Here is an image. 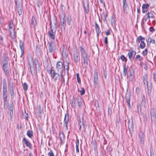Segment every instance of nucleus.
Masks as SVG:
<instances>
[{
    "label": "nucleus",
    "mask_w": 156,
    "mask_h": 156,
    "mask_svg": "<svg viewBox=\"0 0 156 156\" xmlns=\"http://www.w3.org/2000/svg\"><path fill=\"white\" fill-rule=\"evenodd\" d=\"M80 51L81 53V60L83 61L85 67H87L88 66V59L87 57V54L83 48L80 47Z\"/></svg>",
    "instance_id": "nucleus-1"
},
{
    "label": "nucleus",
    "mask_w": 156,
    "mask_h": 156,
    "mask_svg": "<svg viewBox=\"0 0 156 156\" xmlns=\"http://www.w3.org/2000/svg\"><path fill=\"white\" fill-rule=\"evenodd\" d=\"M50 74L52 79V84L54 85L56 82L58 81L60 78L59 74L56 73L53 70L50 71Z\"/></svg>",
    "instance_id": "nucleus-2"
},
{
    "label": "nucleus",
    "mask_w": 156,
    "mask_h": 156,
    "mask_svg": "<svg viewBox=\"0 0 156 156\" xmlns=\"http://www.w3.org/2000/svg\"><path fill=\"white\" fill-rule=\"evenodd\" d=\"M51 30L48 32V35L49 37L51 39L54 40L55 37V32L56 30V27L55 24V27H53L51 24Z\"/></svg>",
    "instance_id": "nucleus-3"
},
{
    "label": "nucleus",
    "mask_w": 156,
    "mask_h": 156,
    "mask_svg": "<svg viewBox=\"0 0 156 156\" xmlns=\"http://www.w3.org/2000/svg\"><path fill=\"white\" fill-rule=\"evenodd\" d=\"M3 69L5 75L7 76H9V68L8 63L6 62H3Z\"/></svg>",
    "instance_id": "nucleus-4"
},
{
    "label": "nucleus",
    "mask_w": 156,
    "mask_h": 156,
    "mask_svg": "<svg viewBox=\"0 0 156 156\" xmlns=\"http://www.w3.org/2000/svg\"><path fill=\"white\" fill-rule=\"evenodd\" d=\"M56 67L58 72L61 73L63 72V65L62 62H57Z\"/></svg>",
    "instance_id": "nucleus-5"
},
{
    "label": "nucleus",
    "mask_w": 156,
    "mask_h": 156,
    "mask_svg": "<svg viewBox=\"0 0 156 156\" xmlns=\"http://www.w3.org/2000/svg\"><path fill=\"white\" fill-rule=\"evenodd\" d=\"M56 49V45L53 42H50L49 43L48 50L50 52H53Z\"/></svg>",
    "instance_id": "nucleus-6"
},
{
    "label": "nucleus",
    "mask_w": 156,
    "mask_h": 156,
    "mask_svg": "<svg viewBox=\"0 0 156 156\" xmlns=\"http://www.w3.org/2000/svg\"><path fill=\"white\" fill-rule=\"evenodd\" d=\"M62 56L65 58L68 55V49L67 47L66 46H63L62 51Z\"/></svg>",
    "instance_id": "nucleus-7"
},
{
    "label": "nucleus",
    "mask_w": 156,
    "mask_h": 156,
    "mask_svg": "<svg viewBox=\"0 0 156 156\" xmlns=\"http://www.w3.org/2000/svg\"><path fill=\"white\" fill-rule=\"evenodd\" d=\"M28 62L30 69H34V64L32 58L30 56L28 58Z\"/></svg>",
    "instance_id": "nucleus-8"
},
{
    "label": "nucleus",
    "mask_w": 156,
    "mask_h": 156,
    "mask_svg": "<svg viewBox=\"0 0 156 156\" xmlns=\"http://www.w3.org/2000/svg\"><path fill=\"white\" fill-rule=\"evenodd\" d=\"M123 9L125 12H127L129 9V7L126 0H123Z\"/></svg>",
    "instance_id": "nucleus-9"
},
{
    "label": "nucleus",
    "mask_w": 156,
    "mask_h": 156,
    "mask_svg": "<svg viewBox=\"0 0 156 156\" xmlns=\"http://www.w3.org/2000/svg\"><path fill=\"white\" fill-rule=\"evenodd\" d=\"M3 95H7V85L5 80L3 82Z\"/></svg>",
    "instance_id": "nucleus-10"
},
{
    "label": "nucleus",
    "mask_w": 156,
    "mask_h": 156,
    "mask_svg": "<svg viewBox=\"0 0 156 156\" xmlns=\"http://www.w3.org/2000/svg\"><path fill=\"white\" fill-rule=\"evenodd\" d=\"M130 94H126V102L127 103L128 105V108H130Z\"/></svg>",
    "instance_id": "nucleus-11"
},
{
    "label": "nucleus",
    "mask_w": 156,
    "mask_h": 156,
    "mask_svg": "<svg viewBox=\"0 0 156 156\" xmlns=\"http://www.w3.org/2000/svg\"><path fill=\"white\" fill-rule=\"evenodd\" d=\"M149 7V5L148 4H143L142 6V12L143 13L147 12H148V8Z\"/></svg>",
    "instance_id": "nucleus-12"
},
{
    "label": "nucleus",
    "mask_w": 156,
    "mask_h": 156,
    "mask_svg": "<svg viewBox=\"0 0 156 156\" xmlns=\"http://www.w3.org/2000/svg\"><path fill=\"white\" fill-rule=\"evenodd\" d=\"M23 141H24V144H26V146L29 147L30 148H32V146L31 144L29 142L28 140L26 139L25 137H24L23 139Z\"/></svg>",
    "instance_id": "nucleus-13"
},
{
    "label": "nucleus",
    "mask_w": 156,
    "mask_h": 156,
    "mask_svg": "<svg viewBox=\"0 0 156 156\" xmlns=\"http://www.w3.org/2000/svg\"><path fill=\"white\" fill-rule=\"evenodd\" d=\"M9 32L11 38L12 39H14L16 37V33L15 32L14 30H10Z\"/></svg>",
    "instance_id": "nucleus-14"
},
{
    "label": "nucleus",
    "mask_w": 156,
    "mask_h": 156,
    "mask_svg": "<svg viewBox=\"0 0 156 156\" xmlns=\"http://www.w3.org/2000/svg\"><path fill=\"white\" fill-rule=\"evenodd\" d=\"M136 54V52L135 51H129L128 55L129 58L130 59H131L133 56L134 57Z\"/></svg>",
    "instance_id": "nucleus-15"
},
{
    "label": "nucleus",
    "mask_w": 156,
    "mask_h": 156,
    "mask_svg": "<svg viewBox=\"0 0 156 156\" xmlns=\"http://www.w3.org/2000/svg\"><path fill=\"white\" fill-rule=\"evenodd\" d=\"M10 90L11 94V98H12L14 97L15 95L14 90L12 84L11 85L10 87Z\"/></svg>",
    "instance_id": "nucleus-16"
},
{
    "label": "nucleus",
    "mask_w": 156,
    "mask_h": 156,
    "mask_svg": "<svg viewBox=\"0 0 156 156\" xmlns=\"http://www.w3.org/2000/svg\"><path fill=\"white\" fill-rule=\"evenodd\" d=\"M94 83L95 86L96 87L98 85V74L96 73L94 77Z\"/></svg>",
    "instance_id": "nucleus-17"
},
{
    "label": "nucleus",
    "mask_w": 156,
    "mask_h": 156,
    "mask_svg": "<svg viewBox=\"0 0 156 156\" xmlns=\"http://www.w3.org/2000/svg\"><path fill=\"white\" fill-rule=\"evenodd\" d=\"M13 105H11L9 108V115L10 117H12L13 116Z\"/></svg>",
    "instance_id": "nucleus-18"
},
{
    "label": "nucleus",
    "mask_w": 156,
    "mask_h": 156,
    "mask_svg": "<svg viewBox=\"0 0 156 156\" xmlns=\"http://www.w3.org/2000/svg\"><path fill=\"white\" fill-rule=\"evenodd\" d=\"M79 55L77 53H75L74 55V62L77 63L79 60Z\"/></svg>",
    "instance_id": "nucleus-19"
},
{
    "label": "nucleus",
    "mask_w": 156,
    "mask_h": 156,
    "mask_svg": "<svg viewBox=\"0 0 156 156\" xmlns=\"http://www.w3.org/2000/svg\"><path fill=\"white\" fill-rule=\"evenodd\" d=\"M128 67L126 66V65L123 66V75L125 76L127 72Z\"/></svg>",
    "instance_id": "nucleus-20"
},
{
    "label": "nucleus",
    "mask_w": 156,
    "mask_h": 156,
    "mask_svg": "<svg viewBox=\"0 0 156 156\" xmlns=\"http://www.w3.org/2000/svg\"><path fill=\"white\" fill-rule=\"evenodd\" d=\"M151 117H156V110L155 109H151Z\"/></svg>",
    "instance_id": "nucleus-21"
},
{
    "label": "nucleus",
    "mask_w": 156,
    "mask_h": 156,
    "mask_svg": "<svg viewBox=\"0 0 156 156\" xmlns=\"http://www.w3.org/2000/svg\"><path fill=\"white\" fill-rule=\"evenodd\" d=\"M145 38L143 37L142 36H140L139 37L137 38L136 41V43H139L140 41H144Z\"/></svg>",
    "instance_id": "nucleus-22"
},
{
    "label": "nucleus",
    "mask_w": 156,
    "mask_h": 156,
    "mask_svg": "<svg viewBox=\"0 0 156 156\" xmlns=\"http://www.w3.org/2000/svg\"><path fill=\"white\" fill-rule=\"evenodd\" d=\"M15 27L14 26L13 22L11 21L9 24V31L11 30H14Z\"/></svg>",
    "instance_id": "nucleus-23"
},
{
    "label": "nucleus",
    "mask_w": 156,
    "mask_h": 156,
    "mask_svg": "<svg viewBox=\"0 0 156 156\" xmlns=\"http://www.w3.org/2000/svg\"><path fill=\"white\" fill-rule=\"evenodd\" d=\"M66 20L65 19V17H61L60 20V22L62 25L64 26L65 25Z\"/></svg>",
    "instance_id": "nucleus-24"
},
{
    "label": "nucleus",
    "mask_w": 156,
    "mask_h": 156,
    "mask_svg": "<svg viewBox=\"0 0 156 156\" xmlns=\"http://www.w3.org/2000/svg\"><path fill=\"white\" fill-rule=\"evenodd\" d=\"M101 15V19L104 21H105L106 20V17H107L106 14L105 13L103 12L102 13Z\"/></svg>",
    "instance_id": "nucleus-25"
},
{
    "label": "nucleus",
    "mask_w": 156,
    "mask_h": 156,
    "mask_svg": "<svg viewBox=\"0 0 156 156\" xmlns=\"http://www.w3.org/2000/svg\"><path fill=\"white\" fill-rule=\"evenodd\" d=\"M135 59L136 60H137L140 61H141L143 60V58L140 55H138L136 56L135 57Z\"/></svg>",
    "instance_id": "nucleus-26"
},
{
    "label": "nucleus",
    "mask_w": 156,
    "mask_h": 156,
    "mask_svg": "<svg viewBox=\"0 0 156 156\" xmlns=\"http://www.w3.org/2000/svg\"><path fill=\"white\" fill-rule=\"evenodd\" d=\"M64 124L65 126L66 127V128H67V125L69 122V118H64Z\"/></svg>",
    "instance_id": "nucleus-27"
},
{
    "label": "nucleus",
    "mask_w": 156,
    "mask_h": 156,
    "mask_svg": "<svg viewBox=\"0 0 156 156\" xmlns=\"http://www.w3.org/2000/svg\"><path fill=\"white\" fill-rule=\"evenodd\" d=\"M27 134L28 137L31 138L33 136V132L31 130L28 131Z\"/></svg>",
    "instance_id": "nucleus-28"
},
{
    "label": "nucleus",
    "mask_w": 156,
    "mask_h": 156,
    "mask_svg": "<svg viewBox=\"0 0 156 156\" xmlns=\"http://www.w3.org/2000/svg\"><path fill=\"white\" fill-rule=\"evenodd\" d=\"M38 108H39V111H38V116H41V114L42 113V109L41 108V107L40 105H39L38 106Z\"/></svg>",
    "instance_id": "nucleus-29"
},
{
    "label": "nucleus",
    "mask_w": 156,
    "mask_h": 156,
    "mask_svg": "<svg viewBox=\"0 0 156 156\" xmlns=\"http://www.w3.org/2000/svg\"><path fill=\"white\" fill-rule=\"evenodd\" d=\"M137 110L138 114H140L141 113V105L140 104H138L137 105Z\"/></svg>",
    "instance_id": "nucleus-30"
},
{
    "label": "nucleus",
    "mask_w": 156,
    "mask_h": 156,
    "mask_svg": "<svg viewBox=\"0 0 156 156\" xmlns=\"http://www.w3.org/2000/svg\"><path fill=\"white\" fill-rule=\"evenodd\" d=\"M131 122H129L128 126L129 129H130V128L131 129H133V124L132 118H131Z\"/></svg>",
    "instance_id": "nucleus-31"
},
{
    "label": "nucleus",
    "mask_w": 156,
    "mask_h": 156,
    "mask_svg": "<svg viewBox=\"0 0 156 156\" xmlns=\"http://www.w3.org/2000/svg\"><path fill=\"white\" fill-rule=\"evenodd\" d=\"M111 21L112 26H114L115 22V18L113 17H112L111 19Z\"/></svg>",
    "instance_id": "nucleus-32"
},
{
    "label": "nucleus",
    "mask_w": 156,
    "mask_h": 156,
    "mask_svg": "<svg viewBox=\"0 0 156 156\" xmlns=\"http://www.w3.org/2000/svg\"><path fill=\"white\" fill-rule=\"evenodd\" d=\"M145 46V43L144 41H141L140 44V47L142 49H143Z\"/></svg>",
    "instance_id": "nucleus-33"
},
{
    "label": "nucleus",
    "mask_w": 156,
    "mask_h": 156,
    "mask_svg": "<svg viewBox=\"0 0 156 156\" xmlns=\"http://www.w3.org/2000/svg\"><path fill=\"white\" fill-rule=\"evenodd\" d=\"M71 105L72 107L73 108H74L75 107V101L74 99H73L72 101Z\"/></svg>",
    "instance_id": "nucleus-34"
},
{
    "label": "nucleus",
    "mask_w": 156,
    "mask_h": 156,
    "mask_svg": "<svg viewBox=\"0 0 156 156\" xmlns=\"http://www.w3.org/2000/svg\"><path fill=\"white\" fill-rule=\"evenodd\" d=\"M79 140H78L77 142L76 143V152L77 153L79 152V148H78V146L79 145Z\"/></svg>",
    "instance_id": "nucleus-35"
},
{
    "label": "nucleus",
    "mask_w": 156,
    "mask_h": 156,
    "mask_svg": "<svg viewBox=\"0 0 156 156\" xmlns=\"http://www.w3.org/2000/svg\"><path fill=\"white\" fill-rule=\"evenodd\" d=\"M71 18L70 16H68L67 19V23L68 25H70L71 24Z\"/></svg>",
    "instance_id": "nucleus-36"
},
{
    "label": "nucleus",
    "mask_w": 156,
    "mask_h": 156,
    "mask_svg": "<svg viewBox=\"0 0 156 156\" xmlns=\"http://www.w3.org/2000/svg\"><path fill=\"white\" fill-rule=\"evenodd\" d=\"M23 89L24 90L26 91L27 90L28 88V86L27 83H24L23 85Z\"/></svg>",
    "instance_id": "nucleus-37"
},
{
    "label": "nucleus",
    "mask_w": 156,
    "mask_h": 156,
    "mask_svg": "<svg viewBox=\"0 0 156 156\" xmlns=\"http://www.w3.org/2000/svg\"><path fill=\"white\" fill-rule=\"evenodd\" d=\"M81 90H79L78 89V90L79 92H80V94L81 95H83L84 94H85V90L82 87L81 88Z\"/></svg>",
    "instance_id": "nucleus-38"
},
{
    "label": "nucleus",
    "mask_w": 156,
    "mask_h": 156,
    "mask_svg": "<svg viewBox=\"0 0 156 156\" xmlns=\"http://www.w3.org/2000/svg\"><path fill=\"white\" fill-rule=\"evenodd\" d=\"M148 42H149L150 43H152V44H154L155 41L154 40H153L150 38H149L148 39Z\"/></svg>",
    "instance_id": "nucleus-39"
},
{
    "label": "nucleus",
    "mask_w": 156,
    "mask_h": 156,
    "mask_svg": "<svg viewBox=\"0 0 156 156\" xmlns=\"http://www.w3.org/2000/svg\"><path fill=\"white\" fill-rule=\"evenodd\" d=\"M77 103L79 107H80L81 106V99H78L77 100Z\"/></svg>",
    "instance_id": "nucleus-40"
},
{
    "label": "nucleus",
    "mask_w": 156,
    "mask_h": 156,
    "mask_svg": "<svg viewBox=\"0 0 156 156\" xmlns=\"http://www.w3.org/2000/svg\"><path fill=\"white\" fill-rule=\"evenodd\" d=\"M23 43L22 41H20L19 43V47L21 50L24 49Z\"/></svg>",
    "instance_id": "nucleus-41"
},
{
    "label": "nucleus",
    "mask_w": 156,
    "mask_h": 156,
    "mask_svg": "<svg viewBox=\"0 0 156 156\" xmlns=\"http://www.w3.org/2000/svg\"><path fill=\"white\" fill-rule=\"evenodd\" d=\"M81 119H80V123L79 125L80 126V128L81 127V126L83 125V118H80Z\"/></svg>",
    "instance_id": "nucleus-42"
},
{
    "label": "nucleus",
    "mask_w": 156,
    "mask_h": 156,
    "mask_svg": "<svg viewBox=\"0 0 156 156\" xmlns=\"http://www.w3.org/2000/svg\"><path fill=\"white\" fill-rule=\"evenodd\" d=\"M121 59L124 62H126L127 59L123 55H122L120 57Z\"/></svg>",
    "instance_id": "nucleus-43"
},
{
    "label": "nucleus",
    "mask_w": 156,
    "mask_h": 156,
    "mask_svg": "<svg viewBox=\"0 0 156 156\" xmlns=\"http://www.w3.org/2000/svg\"><path fill=\"white\" fill-rule=\"evenodd\" d=\"M76 77L78 83H81V81L78 73L76 74Z\"/></svg>",
    "instance_id": "nucleus-44"
},
{
    "label": "nucleus",
    "mask_w": 156,
    "mask_h": 156,
    "mask_svg": "<svg viewBox=\"0 0 156 156\" xmlns=\"http://www.w3.org/2000/svg\"><path fill=\"white\" fill-rule=\"evenodd\" d=\"M147 49H145V50L144 51L142 52V55L144 56H145L147 54Z\"/></svg>",
    "instance_id": "nucleus-45"
},
{
    "label": "nucleus",
    "mask_w": 156,
    "mask_h": 156,
    "mask_svg": "<svg viewBox=\"0 0 156 156\" xmlns=\"http://www.w3.org/2000/svg\"><path fill=\"white\" fill-rule=\"evenodd\" d=\"M134 72L133 70L132 69L130 70L129 75V76H134Z\"/></svg>",
    "instance_id": "nucleus-46"
},
{
    "label": "nucleus",
    "mask_w": 156,
    "mask_h": 156,
    "mask_svg": "<svg viewBox=\"0 0 156 156\" xmlns=\"http://www.w3.org/2000/svg\"><path fill=\"white\" fill-rule=\"evenodd\" d=\"M7 95H3V100H4V102H7Z\"/></svg>",
    "instance_id": "nucleus-47"
},
{
    "label": "nucleus",
    "mask_w": 156,
    "mask_h": 156,
    "mask_svg": "<svg viewBox=\"0 0 156 156\" xmlns=\"http://www.w3.org/2000/svg\"><path fill=\"white\" fill-rule=\"evenodd\" d=\"M17 11L19 15H22V10L20 9V8L18 9L17 10Z\"/></svg>",
    "instance_id": "nucleus-48"
},
{
    "label": "nucleus",
    "mask_w": 156,
    "mask_h": 156,
    "mask_svg": "<svg viewBox=\"0 0 156 156\" xmlns=\"http://www.w3.org/2000/svg\"><path fill=\"white\" fill-rule=\"evenodd\" d=\"M153 79L154 82L156 83V73H153Z\"/></svg>",
    "instance_id": "nucleus-49"
},
{
    "label": "nucleus",
    "mask_w": 156,
    "mask_h": 156,
    "mask_svg": "<svg viewBox=\"0 0 156 156\" xmlns=\"http://www.w3.org/2000/svg\"><path fill=\"white\" fill-rule=\"evenodd\" d=\"M48 155L49 156H54V154L51 150L48 153Z\"/></svg>",
    "instance_id": "nucleus-50"
},
{
    "label": "nucleus",
    "mask_w": 156,
    "mask_h": 156,
    "mask_svg": "<svg viewBox=\"0 0 156 156\" xmlns=\"http://www.w3.org/2000/svg\"><path fill=\"white\" fill-rule=\"evenodd\" d=\"M3 43V37L1 35H0V44H2Z\"/></svg>",
    "instance_id": "nucleus-51"
},
{
    "label": "nucleus",
    "mask_w": 156,
    "mask_h": 156,
    "mask_svg": "<svg viewBox=\"0 0 156 156\" xmlns=\"http://www.w3.org/2000/svg\"><path fill=\"white\" fill-rule=\"evenodd\" d=\"M136 93L138 95L140 93V90L138 87H137L136 89Z\"/></svg>",
    "instance_id": "nucleus-52"
},
{
    "label": "nucleus",
    "mask_w": 156,
    "mask_h": 156,
    "mask_svg": "<svg viewBox=\"0 0 156 156\" xmlns=\"http://www.w3.org/2000/svg\"><path fill=\"white\" fill-rule=\"evenodd\" d=\"M144 84H146L147 85H148V83L147 81V79L146 78H145L144 79Z\"/></svg>",
    "instance_id": "nucleus-53"
},
{
    "label": "nucleus",
    "mask_w": 156,
    "mask_h": 156,
    "mask_svg": "<svg viewBox=\"0 0 156 156\" xmlns=\"http://www.w3.org/2000/svg\"><path fill=\"white\" fill-rule=\"evenodd\" d=\"M105 42L106 44H108V37H106L105 38Z\"/></svg>",
    "instance_id": "nucleus-54"
},
{
    "label": "nucleus",
    "mask_w": 156,
    "mask_h": 156,
    "mask_svg": "<svg viewBox=\"0 0 156 156\" xmlns=\"http://www.w3.org/2000/svg\"><path fill=\"white\" fill-rule=\"evenodd\" d=\"M64 68L66 69V70H67L68 71V70L69 69V66L68 64L64 67Z\"/></svg>",
    "instance_id": "nucleus-55"
},
{
    "label": "nucleus",
    "mask_w": 156,
    "mask_h": 156,
    "mask_svg": "<svg viewBox=\"0 0 156 156\" xmlns=\"http://www.w3.org/2000/svg\"><path fill=\"white\" fill-rule=\"evenodd\" d=\"M147 13V14L146 15V16H147V18H146V20H147V19L150 18V16L149 15V12H148Z\"/></svg>",
    "instance_id": "nucleus-56"
},
{
    "label": "nucleus",
    "mask_w": 156,
    "mask_h": 156,
    "mask_svg": "<svg viewBox=\"0 0 156 156\" xmlns=\"http://www.w3.org/2000/svg\"><path fill=\"white\" fill-rule=\"evenodd\" d=\"M155 30L152 27H150V31L151 32H153Z\"/></svg>",
    "instance_id": "nucleus-57"
},
{
    "label": "nucleus",
    "mask_w": 156,
    "mask_h": 156,
    "mask_svg": "<svg viewBox=\"0 0 156 156\" xmlns=\"http://www.w3.org/2000/svg\"><path fill=\"white\" fill-rule=\"evenodd\" d=\"M8 102H4V108H7V105Z\"/></svg>",
    "instance_id": "nucleus-58"
},
{
    "label": "nucleus",
    "mask_w": 156,
    "mask_h": 156,
    "mask_svg": "<svg viewBox=\"0 0 156 156\" xmlns=\"http://www.w3.org/2000/svg\"><path fill=\"white\" fill-rule=\"evenodd\" d=\"M149 15L150 16V18H152L154 17V15L152 13H150L149 12Z\"/></svg>",
    "instance_id": "nucleus-59"
},
{
    "label": "nucleus",
    "mask_w": 156,
    "mask_h": 156,
    "mask_svg": "<svg viewBox=\"0 0 156 156\" xmlns=\"http://www.w3.org/2000/svg\"><path fill=\"white\" fill-rule=\"evenodd\" d=\"M110 31L109 30H108L106 32V35H110Z\"/></svg>",
    "instance_id": "nucleus-60"
},
{
    "label": "nucleus",
    "mask_w": 156,
    "mask_h": 156,
    "mask_svg": "<svg viewBox=\"0 0 156 156\" xmlns=\"http://www.w3.org/2000/svg\"><path fill=\"white\" fill-rule=\"evenodd\" d=\"M134 78V76H129V79L131 81H132Z\"/></svg>",
    "instance_id": "nucleus-61"
},
{
    "label": "nucleus",
    "mask_w": 156,
    "mask_h": 156,
    "mask_svg": "<svg viewBox=\"0 0 156 156\" xmlns=\"http://www.w3.org/2000/svg\"><path fill=\"white\" fill-rule=\"evenodd\" d=\"M21 50V56L23 55V54H24V49H22V50Z\"/></svg>",
    "instance_id": "nucleus-62"
},
{
    "label": "nucleus",
    "mask_w": 156,
    "mask_h": 156,
    "mask_svg": "<svg viewBox=\"0 0 156 156\" xmlns=\"http://www.w3.org/2000/svg\"><path fill=\"white\" fill-rule=\"evenodd\" d=\"M94 151H95L96 150V144H94Z\"/></svg>",
    "instance_id": "nucleus-63"
},
{
    "label": "nucleus",
    "mask_w": 156,
    "mask_h": 156,
    "mask_svg": "<svg viewBox=\"0 0 156 156\" xmlns=\"http://www.w3.org/2000/svg\"><path fill=\"white\" fill-rule=\"evenodd\" d=\"M140 138H141V143H143V141H144V138H143L142 137L141 138L140 137Z\"/></svg>",
    "instance_id": "nucleus-64"
}]
</instances>
